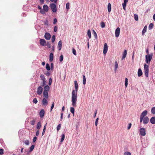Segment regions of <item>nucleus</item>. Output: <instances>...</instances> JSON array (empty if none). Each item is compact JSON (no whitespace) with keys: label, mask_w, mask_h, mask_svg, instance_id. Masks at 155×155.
<instances>
[{"label":"nucleus","mask_w":155,"mask_h":155,"mask_svg":"<svg viewBox=\"0 0 155 155\" xmlns=\"http://www.w3.org/2000/svg\"><path fill=\"white\" fill-rule=\"evenodd\" d=\"M147 111L146 110H144L142 112L140 116V122H142L143 118L144 117L147 115Z\"/></svg>","instance_id":"20e7f679"},{"label":"nucleus","mask_w":155,"mask_h":155,"mask_svg":"<svg viewBox=\"0 0 155 155\" xmlns=\"http://www.w3.org/2000/svg\"><path fill=\"white\" fill-rule=\"evenodd\" d=\"M4 153V150L3 149L1 148L0 149V154L2 155Z\"/></svg>","instance_id":"c03bdc74"},{"label":"nucleus","mask_w":155,"mask_h":155,"mask_svg":"<svg viewBox=\"0 0 155 155\" xmlns=\"http://www.w3.org/2000/svg\"><path fill=\"white\" fill-rule=\"evenodd\" d=\"M83 84L84 85H85V84L86 83V79L85 76L84 75H83Z\"/></svg>","instance_id":"bb28decb"},{"label":"nucleus","mask_w":155,"mask_h":155,"mask_svg":"<svg viewBox=\"0 0 155 155\" xmlns=\"http://www.w3.org/2000/svg\"><path fill=\"white\" fill-rule=\"evenodd\" d=\"M54 58V55L52 53H51L49 56V61L51 62L53 61Z\"/></svg>","instance_id":"aec40b11"},{"label":"nucleus","mask_w":155,"mask_h":155,"mask_svg":"<svg viewBox=\"0 0 155 155\" xmlns=\"http://www.w3.org/2000/svg\"><path fill=\"white\" fill-rule=\"evenodd\" d=\"M25 143L26 145H28L29 144V141L28 140H26L25 141Z\"/></svg>","instance_id":"de8ad7c7"},{"label":"nucleus","mask_w":155,"mask_h":155,"mask_svg":"<svg viewBox=\"0 0 155 155\" xmlns=\"http://www.w3.org/2000/svg\"><path fill=\"white\" fill-rule=\"evenodd\" d=\"M120 28L119 27L117 28L115 31V36L116 37H118L120 33Z\"/></svg>","instance_id":"9b49d317"},{"label":"nucleus","mask_w":155,"mask_h":155,"mask_svg":"<svg viewBox=\"0 0 155 155\" xmlns=\"http://www.w3.org/2000/svg\"><path fill=\"white\" fill-rule=\"evenodd\" d=\"M52 79H51V78H50L49 79V84H48L49 85H51V83H52Z\"/></svg>","instance_id":"603ef678"},{"label":"nucleus","mask_w":155,"mask_h":155,"mask_svg":"<svg viewBox=\"0 0 155 155\" xmlns=\"http://www.w3.org/2000/svg\"><path fill=\"white\" fill-rule=\"evenodd\" d=\"M33 102L35 104H37L38 102V101L36 98H34L33 100Z\"/></svg>","instance_id":"8fccbe9b"},{"label":"nucleus","mask_w":155,"mask_h":155,"mask_svg":"<svg viewBox=\"0 0 155 155\" xmlns=\"http://www.w3.org/2000/svg\"><path fill=\"white\" fill-rule=\"evenodd\" d=\"M45 110L44 109L41 110L39 113V115L41 117H43L44 115Z\"/></svg>","instance_id":"4468645a"},{"label":"nucleus","mask_w":155,"mask_h":155,"mask_svg":"<svg viewBox=\"0 0 155 155\" xmlns=\"http://www.w3.org/2000/svg\"><path fill=\"white\" fill-rule=\"evenodd\" d=\"M44 37L46 39L48 40H49L51 38V35L49 33L46 32L45 34Z\"/></svg>","instance_id":"f8f14e48"},{"label":"nucleus","mask_w":155,"mask_h":155,"mask_svg":"<svg viewBox=\"0 0 155 155\" xmlns=\"http://www.w3.org/2000/svg\"><path fill=\"white\" fill-rule=\"evenodd\" d=\"M51 67L52 70L54 69V64L52 63H51Z\"/></svg>","instance_id":"4d7b16f0"},{"label":"nucleus","mask_w":155,"mask_h":155,"mask_svg":"<svg viewBox=\"0 0 155 155\" xmlns=\"http://www.w3.org/2000/svg\"><path fill=\"white\" fill-rule=\"evenodd\" d=\"M118 64L117 61H116L115 62V65H114V67H115V70L116 71L117 70V68L118 67Z\"/></svg>","instance_id":"a878e982"},{"label":"nucleus","mask_w":155,"mask_h":155,"mask_svg":"<svg viewBox=\"0 0 155 155\" xmlns=\"http://www.w3.org/2000/svg\"><path fill=\"white\" fill-rule=\"evenodd\" d=\"M40 1L41 4H43L44 3V0H40Z\"/></svg>","instance_id":"774afa93"},{"label":"nucleus","mask_w":155,"mask_h":155,"mask_svg":"<svg viewBox=\"0 0 155 155\" xmlns=\"http://www.w3.org/2000/svg\"><path fill=\"white\" fill-rule=\"evenodd\" d=\"M93 32L94 33V36L95 37V38H97V35L95 31L94 30H93Z\"/></svg>","instance_id":"49530a36"},{"label":"nucleus","mask_w":155,"mask_h":155,"mask_svg":"<svg viewBox=\"0 0 155 155\" xmlns=\"http://www.w3.org/2000/svg\"><path fill=\"white\" fill-rule=\"evenodd\" d=\"M41 127V123L40 122H39L37 125V128L38 130L40 129Z\"/></svg>","instance_id":"cd10ccee"},{"label":"nucleus","mask_w":155,"mask_h":155,"mask_svg":"<svg viewBox=\"0 0 155 155\" xmlns=\"http://www.w3.org/2000/svg\"><path fill=\"white\" fill-rule=\"evenodd\" d=\"M54 106V102H53L51 108V111Z\"/></svg>","instance_id":"864d4df0"},{"label":"nucleus","mask_w":155,"mask_h":155,"mask_svg":"<svg viewBox=\"0 0 155 155\" xmlns=\"http://www.w3.org/2000/svg\"><path fill=\"white\" fill-rule=\"evenodd\" d=\"M143 123L144 124H147L149 121V118L147 117H145L143 118Z\"/></svg>","instance_id":"1a4fd4ad"},{"label":"nucleus","mask_w":155,"mask_h":155,"mask_svg":"<svg viewBox=\"0 0 155 155\" xmlns=\"http://www.w3.org/2000/svg\"><path fill=\"white\" fill-rule=\"evenodd\" d=\"M131 125H132V124L131 123H130L129 124V125H128V126L127 127L128 130H129L130 128Z\"/></svg>","instance_id":"5fc2aeb1"},{"label":"nucleus","mask_w":155,"mask_h":155,"mask_svg":"<svg viewBox=\"0 0 155 155\" xmlns=\"http://www.w3.org/2000/svg\"><path fill=\"white\" fill-rule=\"evenodd\" d=\"M134 18L136 21H138V15L136 14H134Z\"/></svg>","instance_id":"f704fd0d"},{"label":"nucleus","mask_w":155,"mask_h":155,"mask_svg":"<svg viewBox=\"0 0 155 155\" xmlns=\"http://www.w3.org/2000/svg\"><path fill=\"white\" fill-rule=\"evenodd\" d=\"M58 28L56 26H55L54 28V32H56L57 31Z\"/></svg>","instance_id":"052dcab7"},{"label":"nucleus","mask_w":155,"mask_h":155,"mask_svg":"<svg viewBox=\"0 0 155 155\" xmlns=\"http://www.w3.org/2000/svg\"><path fill=\"white\" fill-rule=\"evenodd\" d=\"M152 57V54H149L148 57L147 55H146L145 56V61L149 65L150 64V62L151 61Z\"/></svg>","instance_id":"7ed1b4c3"},{"label":"nucleus","mask_w":155,"mask_h":155,"mask_svg":"<svg viewBox=\"0 0 155 155\" xmlns=\"http://www.w3.org/2000/svg\"><path fill=\"white\" fill-rule=\"evenodd\" d=\"M43 88L41 86H39L37 88V93L39 95H40L41 94L42 92Z\"/></svg>","instance_id":"0eeeda50"},{"label":"nucleus","mask_w":155,"mask_h":155,"mask_svg":"<svg viewBox=\"0 0 155 155\" xmlns=\"http://www.w3.org/2000/svg\"><path fill=\"white\" fill-rule=\"evenodd\" d=\"M143 73L140 68L138 69V77H140L142 75Z\"/></svg>","instance_id":"412c9836"},{"label":"nucleus","mask_w":155,"mask_h":155,"mask_svg":"<svg viewBox=\"0 0 155 155\" xmlns=\"http://www.w3.org/2000/svg\"><path fill=\"white\" fill-rule=\"evenodd\" d=\"M72 52L73 53V54L75 55H76V50H75L73 48L72 49Z\"/></svg>","instance_id":"a18cd8bd"},{"label":"nucleus","mask_w":155,"mask_h":155,"mask_svg":"<svg viewBox=\"0 0 155 155\" xmlns=\"http://www.w3.org/2000/svg\"><path fill=\"white\" fill-rule=\"evenodd\" d=\"M61 126V124H59L58 125L57 128L58 131H59L60 129Z\"/></svg>","instance_id":"79ce46f5"},{"label":"nucleus","mask_w":155,"mask_h":155,"mask_svg":"<svg viewBox=\"0 0 155 155\" xmlns=\"http://www.w3.org/2000/svg\"><path fill=\"white\" fill-rule=\"evenodd\" d=\"M98 120H99L98 118H97L96 120V121L95 122V125H96V126H97V123H98Z\"/></svg>","instance_id":"3c124183"},{"label":"nucleus","mask_w":155,"mask_h":155,"mask_svg":"<svg viewBox=\"0 0 155 155\" xmlns=\"http://www.w3.org/2000/svg\"><path fill=\"white\" fill-rule=\"evenodd\" d=\"M127 54V51L126 50H124L123 52V55L122 58V60L124 59L126 56Z\"/></svg>","instance_id":"f3484780"},{"label":"nucleus","mask_w":155,"mask_h":155,"mask_svg":"<svg viewBox=\"0 0 155 155\" xmlns=\"http://www.w3.org/2000/svg\"><path fill=\"white\" fill-rule=\"evenodd\" d=\"M101 27L102 28H104L105 27V23L104 22H102L101 23Z\"/></svg>","instance_id":"58836bf2"},{"label":"nucleus","mask_w":155,"mask_h":155,"mask_svg":"<svg viewBox=\"0 0 155 155\" xmlns=\"http://www.w3.org/2000/svg\"><path fill=\"white\" fill-rule=\"evenodd\" d=\"M108 11L109 12H110L111 10V5L110 3H108Z\"/></svg>","instance_id":"b1692460"},{"label":"nucleus","mask_w":155,"mask_h":155,"mask_svg":"<svg viewBox=\"0 0 155 155\" xmlns=\"http://www.w3.org/2000/svg\"><path fill=\"white\" fill-rule=\"evenodd\" d=\"M35 120H31L30 121V123L33 126L35 125Z\"/></svg>","instance_id":"e433bc0d"},{"label":"nucleus","mask_w":155,"mask_h":155,"mask_svg":"<svg viewBox=\"0 0 155 155\" xmlns=\"http://www.w3.org/2000/svg\"><path fill=\"white\" fill-rule=\"evenodd\" d=\"M87 35L89 38L90 39L91 37V31L89 29L87 31Z\"/></svg>","instance_id":"393cba45"},{"label":"nucleus","mask_w":155,"mask_h":155,"mask_svg":"<svg viewBox=\"0 0 155 155\" xmlns=\"http://www.w3.org/2000/svg\"><path fill=\"white\" fill-rule=\"evenodd\" d=\"M37 138L36 137H35L33 138V142H35Z\"/></svg>","instance_id":"680f3d73"},{"label":"nucleus","mask_w":155,"mask_h":155,"mask_svg":"<svg viewBox=\"0 0 155 155\" xmlns=\"http://www.w3.org/2000/svg\"><path fill=\"white\" fill-rule=\"evenodd\" d=\"M124 155H131V154L130 152L127 151L124 153Z\"/></svg>","instance_id":"37998d69"},{"label":"nucleus","mask_w":155,"mask_h":155,"mask_svg":"<svg viewBox=\"0 0 155 155\" xmlns=\"http://www.w3.org/2000/svg\"><path fill=\"white\" fill-rule=\"evenodd\" d=\"M40 44L43 46H45L46 45V41L44 39H41L40 40Z\"/></svg>","instance_id":"9d476101"},{"label":"nucleus","mask_w":155,"mask_h":155,"mask_svg":"<svg viewBox=\"0 0 155 155\" xmlns=\"http://www.w3.org/2000/svg\"><path fill=\"white\" fill-rule=\"evenodd\" d=\"M139 132L140 134L143 136H145L146 134V130L143 127L141 128L139 130Z\"/></svg>","instance_id":"423d86ee"},{"label":"nucleus","mask_w":155,"mask_h":155,"mask_svg":"<svg viewBox=\"0 0 155 155\" xmlns=\"http://www.w3.org/2000/svg\"><path fill=\"white\" fill-rule=\"evenodd\" d=\"M50 1L51 2H54V3H56L58 0H50Z\"/></svg>","instance_id":"0e129e2a"},{"label":"nucleus","mask_w":155,"mask_h":155,"mask_svg":"<svg viewBox=\"0 0 155 155\" xmlns=\"http://www.w3.org/2000/svg\"><path fill=\"white\" fill-rule=\"evenodd\" d=\"M35 147V145H32L30 147V151H32L34 149Z\"/></svg>","instance_id":"4c0bfd02"},{"label":"nucleus","mask_w":155,"mask_h":155,"mask_svg":"<svg viewBox=\"0 0 155 155\" xmlns=\"http://www.w3.org/2000/svg\"><path fill=\"white\" fill-rule=\"evenodd\" d=\"M43 94L44 97H45L46 99H48V91H44Z\"/></svg>","instance_id":"ddd939ff"},{"label":"nucleus","mask_w":155,"mask_h":155,"mask_svg":"<svg viewBox=\"0 0 155 155\" xmlns=\"http://www.w3.org/2000/svg\"><path fill=\"white\" fill-rule=\"evenodd\" d=\"M60 61L61 62L63 59V56L62 55H61L60 57Z\"/></svg>","instance_id":"09e8293b"},{"label":"nucleus","mask_w":155,"mask_h":155,"mask_svg":"<svg viewBox=\"0 0 155 155\" xmlns=\"http://www.w3.org/2000/svg\"><path fill=\"white\" fill-rule=\"evenodd\" d=\"M70 4L69 2H68L66 4V8L67 10L69 9Z\"/></svg>","instance_id":"ea45409f"},{"label":"nucleus","mask_w":155,"mask_h":155,"mask_svg":"<svg viewBox=\"0 0 155 155\" xmlns=\"http://www.w3.org/2000/svg\"><path fill=\"white\" fill-rule=\"evenodd\" d=\"M43 10L46 12H47L48 10V6L46 5H44L43 6Z\"/></svg>","instance_id":"dca6fc26"},{"label":"nucleus","mask_w":155,"mask_h":155,"mask_svg":"<svg viewBox=\"0 0 155 155\" xmlns=\"http://www.w3.org/2000/svg\"><path fill=\"white\" fill-rule=\"evenodd\" d=\"M42 103L44 105H47L48 103V101L46 98H44L42 100Z\"/></svg>","instance_id":"6ab92c4d"},{"label":"nucleus","mask_w":155,"mask_h":155,"mask_svg":"<svg viewBox=\"0 0 155 155\" xmlns=\"http://www.w3.org/2000/svg\"><path fill=\"white\" fill-rule=\"evenodd\" d=\"M108 47L106 43H105L104 44V49H103V54H105L107 51Z\"/></svg>","instance_id":"6e6552de"},{"label":"nucleus","mask_w":155,"mask_h":155,"mask_svg":"<svg viewBox=\"0 0 155 155\" xmlns=\"http://www.w3.org/2000/svg\"><path fill=\"white\" fill-rule=\"evenodd\" d=\"M153 23H151L150 24L148 27V28L149 30H150L151 29L153 28Z\"/></svg>","instance_id":"7c9ffc66"},{"label":"nucleus","mask_w":155,"mask_h":155,"mask_svg":"<svg viewBox=\"0 0 155 155\" xmlns=\"http://www.w3.org/2000/svg\"><path fill=\"white\" fill-rule=\"evenodd\" d=\"M46 130L45 129H43V130L42 133V136H43L44 135L45 131Z\"/></svg>","instance_id":"338daca9"},{"label":"nucleus","mask_w":155,"mask_h":155,"mask_svg":"<svg viewBox=\"0 0 155 155\" xmlns=\"http://www.w3.org/2000/svg\"><path fill=\"white\" fill-rule=\"evenodd\" d=\"M50 6L53 12H57V8L55 4L54 3H52L50 4Z\"/></svg>","instance_id":"39448f33"},{"label":"nucleus","mask_w":155,"mask_h":155,"mask_svg":"<svg viewBox=\"0 0 155 155\" xmlns=\"http://www.w3.org/2000/svg\"><path fill=\"white\" fill-rule=\"evenodd\" d=\"M125 84L126 87H127L128 85V79L127 78L125 79Z\"/></svg>","instance_id":"72a5a7b5"},{"label":"nucleus","mask_w":155,"mask_h":155,"mask_svg":"<svg viewBox=\"0 0 155 155\" xmlns=\"http://www.w3.org/2000/svg\"><path fill=\"white\" fill-rule=\"evenodd\" d=\"M147 29V26L146 25L143 28V29L142 31V35H143L144 33H145Z\"/></svg>","instance_id":"5701e85b"},{"label":"nucleus","mask_w":155,"mask_h":155,"mask_svg":"<svg viewBox=\"0 0 155 155\" xmlns=\"http://www.w3.org/2000/svg\"><path fill=\"white\" fill-rule=\"evenodd\" d=\"M65 137V135L64 134H63L62 135V137L61 140V142H62L64 140Z\"/></svg>","instance_id":"c9c22d12"},{"label":"nucleus","mask_w":155,"mask_h":155,"mask_svg":"<svg viewBox=\"0 0 155 155\" xmlns=\"http://www.w3.org/2000/svg\"><path fill=\"white\" fill-rule=\"evenodd\" d=\"M46 68L48 71H49L50 70V67L49 64L48 63H47L46 64Z\"/></svg>","instance_id":"2f4dec72"},{"label":"nucleus","mask_w":155,"mask_h":155,"mask_svg":"<svg viewBox=\"0 0 155 155\" xmlns=\"http://www.w3.org/2000/svg\"><path fill=\"white\" fill-rule=\"evenodd\" d=\"M144 66L145 75L147 77H148L149 71V65H147L146 64H144Z\"/></svg>","instance_id":"f03ea898"},{"label":"nucleus","mask_w":155,"mask_h":155,"mask_svg":"<svg viewBox=\"0 0 155 155\" xmlns=\"http://www.w3.org/2000/svg\"><path fill=\"white\" fill-rule=\"evenodd\" d=\"M151 112L153 114H155V107H153L152 108Z\"/></svg>","instance_id":"473e14b6"},{"label":"nucleus","mask_w":155,"mask_h":155,"mask_svg":"<svg viewBox=\"0 0 155 155\" xmlns=\"http://www.w3.org/2000/svg\"><path fill=\"white\" fill-rule=\"evenodd\" d=\"M39 131L38 130L37 131L36 133V135L37 136H38L39 134Z\"/></svg>","instance_id":"e2e57ef3"},{"label":"nucleus","mask_w":155,"mask_h":155,"mask_svg":"<svg viewBox=\"0 0 155 155\" xmlns=\"http://www.w3.org/2000/svg\"><path fill=\"white\" fill-rule=\"evenodd\" d=\"M45 11H44V10H43L42 9H41L40 11V12L42 14H44L45 13Z\"/></svg>","instance_id":"6e6d98bb"},{"label":"nucleus","mask_w":155,"mask_h":155,"mask_svg":"<svg viewBox=\"0 0 155 155\" xmlns=\"http://www.w3.org/2000/svg\"><path fill=\"white\" fill-rule=\"evenodd\" d=\"M49 90V87L48 85H46L45 86L44 88V91H48Z\"/></svg>","instance_id":"4be33fe9"},{"label":"nucleus","mask_w":155,"mask_h":155,"mask_svg":"<svg viewBox=\"0 0 155 155\" xmlns=\"http://www.w3.org/2000/svg\"><path fill=\"white\" fill-rule=\"evenodd\" d=\"M47 46L48 48H50L51 47L50 44L48 42H47Z\"/></svg>","instance_id":"bf43d9fd"},{"label":"nucleus","mask_w":155,"mask_h":155,"mask_svg":"<svg viewBox=\"0 0 155 155\" xmlns=\"http://www.w3.org/2000/svg\"><path fill=\"white\" fill-rule=\"evenodd\" d=\"M75 90H73L72 92L71 101L72 105L74 107H76L77 99V92L78 88V84L76 81L74 82Z\"/></svg>","instance_id":"f257e3e1"},{"label":"nucleus","mask_w":155,"mask_h":155,"mask_svg":"<svg viewBox=\"0 0 155 155\" xmlns=\"http://www.w3.org/2000/svg\"><path fill=\"white\" fill-rule=\"evenodd\" d=\"M55 39V36L54 35H53L52 36V37L51 38V40H52V43H53Z\"/></svg>","instance_id":"a19ab883"},{"label":"nucleus","mask_w":155,"mask_h":155,"mask_svg":"<svg viewBox=\"0 0 155 155\" xmlns=\"http://www.w3.org/2000/svg\"><path fill=\"white\" fill-rule=\"evenodd\" d=\"M62 42L61 41H60L58 43V50L60 51L61 48L62 47Z\"/></svg>","instance_id":"2eb2a0df"},{"label":"nucleus","mask_w":155,"mask_h":155,"mask_svg":"<svg viewBox=\"0 0 155 155\" xmlns=\"http://www.w3.org/2000/svg\"><path fill=\"white\" fill-rule=\"evenodd\" d=\"M57 22V19L56 18H55L54 19L53 24H55Z\"/></svg>","instance_id":"13d9d810"},{"label":"nucleus","mask_w":155,"mask_h":155,"mask_svg":"<svg viewBox=\"0 0 155 155\" xmlns=\"http://www.w3.org/2000/svg\"><path fill=\"white\" fill-rule=\"evenodd\" d=\"M40 78L43 81H45V78L44 75L43 74H41L40 76Z\"/></svg>","instance_id":"c85d7f7f"},{"label":"nucleus","mask_w":155,"mask_h":155,"mask_svg":"<svg viewBox=\"0 0 155 155\" xmlns=\"http://www.w3.org/2000/svg\"><path fill=\"white\" fill-rule=\"evenodd\" d=\"M63 113H61V119H60V120L61 121H62V120L63 119Z\"/></svg>","instance_id":"69168bd1"},{"label":"nucleus","mask_w":155,"mask_h":155,"mask_svg":"<svg viewBox=\"0 0 155 155\" xmlns=\"http://www.w3.org/2000/svg\"><path fill=\"white\" fill-rule=\"evenodd\" d=\"M70 111L73 114V116H74V107H71L70 108Z\"/></svg>","instance_id":"c756f323"},{"label":"nucleus","mask_w":155,"mask_h":155,"mask_svg":"<svg viewBox=\"0 0 155 155\" xmlns=\"http://www.w3.org/2000/svg\"><path fill=\"white\" fill-rule=\"evenodd\" d=\"M150 121L153 124H155V117H152L150 120Z\"/></svg>","instance_id":"a211bd4d"}]
</instances>
